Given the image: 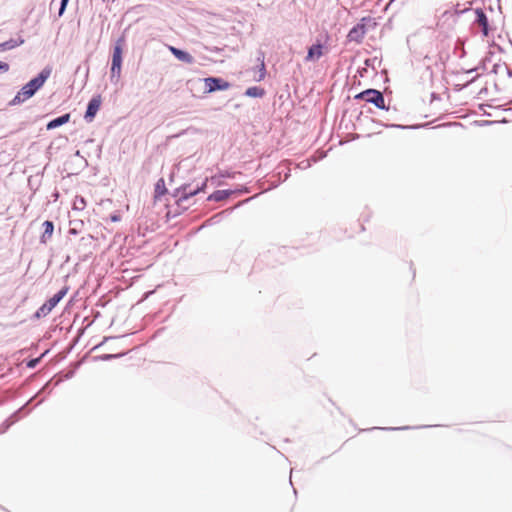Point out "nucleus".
Returning a JSON list of instances; mask_svg holds the SVG:
<instances>
[{
	"mask_svg": "<svg viewBox=\"0 0 512 512\" xmlns=\"http://www.w3.org/2000/svg\"><path fill=\"white\" fill-rule=\"evenodd\" d=\"M43 231L40 236V242L46 244L52 237L54 232V222L46 220L42 223Z\"/></svg>",
	"mask_w": 512,
	"mask_h": 512,
	"instance_id": "nucleus-12",
	"label": "nucleus"
},
{
	"mask_svg": "<svg viewBox=\"0 0 512 512\" xmlns=\"http://www.w3.org/2000/svg\"><path fill=\"white\" fill-rule=\"evenodd\" d=\"M86 207V200L83 196H76L73 202L74 210H83Z\"/></svg>",
	"mask_w": 512,
	"mask_h": 512,
	"instance_id": "nucleus-19",
	"label": "nucleus"
},
{
	"mask_svg": "<svg viewBox=\"0 0 512 512\" xmlns=\"http://www.w3.org/2000/svg\"><path fill=\"white\" fill-rule=\"evenodd\" d=\"M117 356H118V355H111V354H107V355L102 356V359H104V360H108V359H111V358H113V357H117Z\"/></svg>",
	"mask_w": 512,
	"mask_h": 512,
	"instance_id": "nucleus-26",
	"label": "nucleus"
},
{
	"mask_svg": "<svg viewBox=\"0 0 512 512\" xmlns=\"http://www.w3.org/2000/svg\"><path fill=\"white\" fill-rule=\"evenodd\" d=\"M323 54V46L321 43L313 44L308 48V52L306 55V61H313L315 59H318Z\"/></svg>",
	"mask_w": 512,
	"mask_h": 512,
	"instance_id": "nucleus-14",
	"label": "nucleus"
},
{
	"mask_svg": "<svg viewBox=\"0 0 512 512\" xmlns=\"http://www.w3.org/2000/svg\"><path fill=\"white\" fill-rule=\"evenodd\" d=\"M288 177H289V171L285 173L284 181H285L286 179H288Z\"/></svg>",
	"mask_w": 512,
	"mask_h": 512,
	"instance_id": "nucleus-33",
	"label": "nucleus"
},
{
	"mask_svg": "<svg viewBox=\"0 0 512 512\" xmlns=\"http://www.w3.org/2000/svg\"><path fill=\"white\" fill-rule=\"evenodd\" d=\"M9 70V64L3 61H0V73H6Z\"/></svg>",
	"mask_w": 512,
	"mask_h": 512,
	"instance_id": "nucleus-23",
	"label": "nucleus"
},
{
	"mask_svg": "<svg viewBox=\"0 0 512 512\" xmlns=\"http://www.w3.org/2000/svg\"><path fill=\"white\" fill-rule=\"evenodd\" d=\"M69 232H70L71 234H76V233H77V231H76V229H75V228H71V229L69 230Z\"/></svg>",
	"mask_w": 512,
	"mask_h": 512,
	"instance_id": "nucleus-31",
	"label": "nucleus"
},
{
	"mask_svg": "<svg viewBox=\"0 0 512 512\" xmlns=\"http://www.w3.org/2000/svg\"><path fill=\"white\" fill-rule=\"evenodd\" d=\"M356 100H364L367 103L373 104L378 109L386 110L387 112H391V108L385 105V97L384 94L377 89L369 88L355 96Z\"/></svg>",
	"mask_w": 512,
	"mask_h": 512,
	"instance_id": "nucleus-2",
	"label": "nucleus"
},
{
	"mask_svg": "<svg viewBox=\"0 0 512 512\" xmlns=\"http://www.w3.org/2000/svg\"><path fill=\"white\" fill-rule=\"evenodd\" d=\"M24 42H25V40L21 36H19L16 39L11 38L5 42L0 43V51L14 49V48L22 45Z\"/></svg>",
	"mask_w": 512,
	"mask_h": 512,
	"instance_id": "nucleus-15",
	"label": "nucleus"
},
{
	"mask_svg": "<svg viewBox=\"0 0 512 512\" xmlns=\"http://www.w3.org/2000/svg\"><path fill=\"white\" fill-rule=\"evenodd\" d=\"M478 69H479V67H475V68L469 69V70L467 71V73H469V74H473V72L477 71Z\"/></svg>",
	"mask_w": 512,
	"mask_h": 512,
	"instance_id": "nucleus-29",
	"label": "nucleus"
},
{
	"mask_svg": "<svg viewBox=\"0 0 512 512\" xmlns=\"http://www.w3.org/2000/svg\"><path fill=\"white\" fill-rule=\"evenodd\" d=\"M69 121H70V113L62 114L61 116H58V117L50 120L46 124V129L47 130L56 129V128L68 123Z\"/></svg>",
	"mask_w": 512,
	"mask_h": 512,
	"instance_id": "nucleus-13",
	"label": "nucleus"
},
{
	"mask_svg": "<svg viewBox=\"0 0 512 512\" xmlns=\"http://www.w3.org/2000/svg\"><path fill=\"white\" fill-rule=\"evenodd\" d=\"M508 75L512 76V72L508 69Z\"/></svg>",
	"mask_w": 512,
	"mask_h": 512,
	"instance_id": "nucleus-35",
	"label": "nucleus"
},
{
	"mask_svg": "<svg viewBox=\"0 0 512 512\" xmlns=\"http://www.w3.org/2000/svg\"><path fill=\"white\" fill-rule=\"evenodd\" d=\"M206 187V181H204L200 186H197L194 189L190 188L189 184H184L174 192V197L177 198L176 202L179 207H182L184 209L187 208L185 206V202L188 201L191 197L197 195L201 191H203Z\"/></svg>",
	"mask_w": 512,
	"mask_h": 512,
	"instance_id": "nucleus-3",
	"label": "nucleus"
},
{
	"mask_svg": "<svg viewBox=\"0 0 512 512\" xmlns=\"http://www.w3.org/2000/svg\"><path fill=\"white\" fill-rule=\"evenodd\" d=\"M388 114H390V112H387ZM387 121L393 119L392 115H388L386 118H385Z\"/></svg>",
	"mask_w": 512,
	"mask_h": 512,
	"instance_id": "nucleus-32",
	"label": "nucleus"
},
{
	"mask_svg": "<svg viewBox=\"0 0 512 512\" xmlns=\"http://www.w3.org/2000/svg\"><path fill=\"white\" fill-rule=\"evenodd\" d=\"M123 43L124 40L122 38H119L113 47L111 62V80H113L115 77L118 79L121 75V67L123 61Z\"/></svg>",
	"mask_w": 512,
	"mask_h": 512,
	"instance_id": "nucleus-4",
	"label": "nucleus"
},
{
	"mask_svg": "<svg viewBox=\"0 0 512 512\" xmlns=\"http://www.w3.org/2000/svg\"><path fill=\"white\" fill-rule=\"evenodd\" d=\"M52 72V69L49 66L43 68L37 76L32 78L29 82H27L14 96V98L9 102L10 106L20 105L26 100L33 97L37 91L42 88L45 82L48 80Z\"/></svg>",
	"mask_w": 512,
	"mask_h": 512,
	"instance_id": "nucleus-1",
	"label": "nucleus"
},
{
	"mask_svg": "<svg viewBox=\"0 0 512 512\" xmlns=\"http://www.w3.org/2000/svg\"><path fill=\"white\" fill-rule=\"evenodd\" d=\"M247 192V189L242 190H231V189H225V190H216L212 194H210L207 198L208 201H215L220 202L223 200L228 199L231 195L235 193H245Z\"/></svg>",
	"mask_w": 512,
	"mask_h": 512,
	"instance_id": "nucleus-10",
	"label": "nucleus"
},
{
	"mask_svg": "<svg viewBox=\"0 0 512 512\" xmlns=\"http://www.w3.org/2000/svg\"><path fill=\"white\" fill-rule=\"evenodd\" d=\"M100 106H101V96L100 95L93 96L89 100V102L87 104L86 112L84 115V119L86 122L90 123L93 121L97 112L100 109Z\"/></svg>",
	"mask_w": 512,
	"mask_h": 512,
	"instance_id": "nucleus-9",
	"label": "nucleus"
},
{
	"mask_svg": "<svg viewBox=\"0 0 512 512\" xmlns=\"http://www.w3.org/2000/svg\"><path fill=\"white\" fill-rule=\"evenodd\" d=\"M169 50L173 54V56L177 58L179 61H182L186 64H193L195 62L194 57L185 50H182L174 46H169Z\"/></svg>",
	"mask_w": 512,
	"mask_h": 512,
	"instance_id": "nucleus-11",
	"label": "nucleus"
},
{
	"mask_svg": "<svg viewBox=\"0 0 512 512\" xmlns=\"http://www.w3.org/2000/svg\"><path fill=\"white\" fill-rule=\"evenodd\" d=\"M375 123H378L386 128H398V129H417L420 125H401V124H389L384 123L382 121L374 120Z\"/></svg>",
	"mask_w": 512,
	"mask_h": 512,
	"instance_id": "nucleus-17",
	"label": "nucleus"
},
{
	"mask_svg": "<svg viewBox=\"0 0 512 512\" xmlns=\"http://www.w3.org/2000/svg\"><path fill=\"white\" fill-rule=\"evenodd\" d=\"M370 18H362L361 21L359 23H357L356 25H354L348 35H347V38L349 41H354L356 43H360L362 42L365 34H366V26H365V21H369Z\"/></svg>",
	"mask_w": 512,
	"mask_h": 512,
	"instance_id": "nucleus-7",
	"label": "nucleus"
},
{
	"mask_svg": "<svg viewBox=\"0 0 512 512\" xmlns=\"http://www.w3.org/2000/svg\"><path fill=\"white\" fill-rule=\"evenodd\" d=\"M68 292V287H63L58 293L47 300L37 311L35 316L37 318L46 317L53 308L65 297Z\"/></svg>",
	"mask_w": 512,
	"mask_h": 512,
	"instance_id": "nucleus-5",
	"label": "nucleus"
},
{
	"mask_svg": "<svg viewBox=\"0 0 512 512\" xmlns=\"http://www.w3.org/2000/svg\"><path fill=\"white\" fill-rule=\"evenodd\" d=\"M258 60L261 61V63H260V66H259L260 74H259V77H258L257 80L261 81V80L264 79L265 74H266V68H265V64H264V55H263V53H261V57L260 56L258 57Z\"/></svg>",
	"mask_w": 512,
	"mask_h": 512,
	"instance_id": "nucleus-20",
	"label": "nucleus"
},
{
	"mask_svg": "<svg viewBox=\"0 0 512 512\" xmlns=\"http://www.w3.org/2000/svg\"><path fill=\"white\" fill-rule=\"evenodd\" d=\"M298 167L301 168V169H306V168L310 167L309 160H303L302 162H300L298 164Z\"/></svg>",
	"mask_w": 512,
	"mask_h": 512,
	"instance_id": "nucleus-25",
	"label": "nucleus"
},
{
	"mask_svg": "<svg viewBox=\"0 0 512 512\" xmlns=\"http://www.w3.org/2000/svg\"><path fill=\"white\" fill-rule=\"evenodd\" d=\"M290 249H291L290 247L282 246V247L277 248V251H271V252L277 253V254H289V253H291Z\"/></svg>",
	"mask_w": 512,
	"mask_h": 512,
	"instance_id": "nucleus-22",
	"label": "nucleus"
},
{
	"mask_svg": "<svg viewBox=\"0 0 512 512\" xmlns=\"http://www.w3.org/2000/svg\"><path fill=\"white\" fill-rule=\"evenodd\" d=\"M205 83L206 93H213L216 91H224L230 88L231 84L221 77H206L203 79Z\"/></svg>",
	"mask_w": 512,
	"mask_h": 512,
	"instance_id": "nucleus-6",
	"label": "nucleus"
},
{
	"mask_svg": "<svg viewBox=\"0 0 512 512\" xmlns=\"http://www.w3.org/2000/svg\"><path fill=\"white\" fill-rule=\"evenodd\" d=\"M264 94H265V90L259 86H251V87L247 88L245 91L246 96L253 97V98L263 97Z\"/></svg>",
	"mask_w": 512,
	"mask_h": 512,
	"instance_id": "nucleus-16",
	"label": "nucleus"
},
{
	"mask_svg": "<svg viewBox=\"0 0 512 512\" xmlns=\"http://www.w3.org/2000/svg\"><path fill=\"white\" fill-rule=\"evenodd\" d=\"M68 2H69V0H61L59 11H58V15L60 17L64 14V12H65V10L67 8Z\"/></svg>",
	"mask_w": 512,
	"mask_h": 512,
	"instance_id": "nucleus-21",
	"label": "nucleus"
},
{
	"mask_svg": "<svg viewBox=\"0 0 512 512\" xmlns=\"http://www.w3.org/2000/svg\"><path fill=\"white\" fill-rule=\"evenodd\" d=\"M497 68H498V64H495V65L493 66V70H492V72L497 73Z\"/></svg>",
	"mask_w": 512,
	"mask_h": 512,
	"instance_id": "nucleus-30",
	"label": "nucleus"
},
{
	"mask_svg": "<svg viewBox=\"0 0 512 512\" xmlns=\"http://www.w3.org/2000/svg\"><path fill=\"white\" fill-rule=\"evenodd\" d=\"M166 192H167V189L165 187L164 180L161 178L155 184V196L159 197L161 195H164Z\"/></svg>",
	"mask_w": 512,
	"mask_h": 512,
	"instance_id": "nucleus-18",
	"label": "nucleus"
},
{
	"mask_svg": "<svg viewBox=\"0 0 512 512\" xmlns=\"http://www.w3.org/2000/svg\"><path fill=\"white\" fill-rule=\"evenodd\" d=\"M75 156L81 157L79 150L76 151Z\"/></svg>",
	"mask_w": 512,
	"mask_h": 512,
	"instance_id": "nucleus-34",
	"label": "nucleus"
},
{
	"mask_svg": "<svg viewBox=\"0 0 512 512\" xmlns=\"http://www.w3.org/2000/svg\"><path fill=\"white\" fill-rule=\"evenodd\" d=\"M476 18L473 22V25H477L481 28V33L483 37H488L490 33V24L486 13L481 8L475 9Z\"/></svg>",
	"mask_w": 512,
	"mask_h": 512,
	"instance_id": "nucleus-8",
	"label": "nucleus"
},
{
	"mask_svg": "<svg viewBox=\"0 0 512 512\" xmlns=\"http://www.w3.org/2000/svg\"><path fill=\"white\" fill-rule=\"evenodd\" d=\"M38 362V359H35V360H31L28 364L29 367H34L36 365V363Z\"/></svg>",
	"mask_w": 512,
	"mask_h": 512,
	"instance_id": "nucleus-27",
	"label": "nucleus"
},
{
	"mask_svg": "<svg viewBox=\"0 0 512 512\" xmlns=\"http://www.w3.org/2000/svg\"><path fill=\"white\" fill-rule=\"evenodd\" d=\"M486 61H487V58H485L483 61H482V64L479 66V68H482L483 70L486 69Z\"/></svg>",
	"mask_w": 512,
	"mask_h": 512,
	"instance_id": "nucleus-28",
	"label": "nucleus"
},
{
	"mask_svg": "<svg viewBox=\"0 0 512 512\" xmlns=\"http://www.w3.org/2000/svg\"><path fill=\"white\" fill-rule=\"evenodd\" d=\"M110 220H111L112 222H119V221L121 220V216H120V214H119V213H117V212H116V213H113V214H111V215H110Z\"/></svg>",
	"mask_w": 512,
	"mask_h": 512,
	"instance_id": "nucleus-24",
	"label": "nucleus"
}]
</instances>
